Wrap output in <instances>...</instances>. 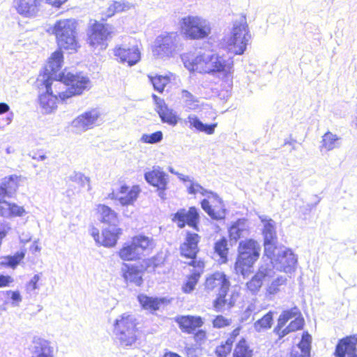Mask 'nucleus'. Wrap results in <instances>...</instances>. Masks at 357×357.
<instances>
[{
  "label": "nucleus",
  "mask_w": 357,
  "mask_h": 357,
  "mask_svg": "<svg viewBox=\"0 0 357 357\" xmlns=\"http://www.w3.org/2000/svg\"><path fill=\"white\" fill-rule=\"evenodd\" d=\"M261 247L253 239L241 241L238 248V255L235 264V270L245 277L255 262L258 259Z\"/></svg>",
  "instance_id": "obj_1"
},
{
  "label": "nucleus",
  "mask_w": 357,
  "mask_h": 357,
  "mask_svg": "<svg viewBox=\"0 0 357 357\" xmlns=\"http://www.w3.org/2000/svg\"><path fill=\"white\" fill-rule=\"evenodd\" d=\"M59 78L68 86L65 91L59 93L60 99L63 102H66L74 96L81 95L84 91L89 90L91 86L89 78L82 73H73L65 71L59 73Z\"/></svg>",
  "instance_id": "obj_2"
},
{
  "label": "nucleus",
  "mask_w": 357,
  "mask_h": 357,
  "mask_svg": "<svg viewBox=\"0 0 357 357\" xmlns=\"http://www.w3.org/2000/svg\"><path fill=\"white\" fill-rule=\"evenodd\" d=\"M136 319L123 313L114 323V333L123 347H132L137 340Z\"/></svg>",
  "instance_id": "obj_3"
},
{
  "label": "nucleus",
  "mask_w": 357,
  "mask_h": 357,
  "mask_svg": "<svg viewBox=\"0 0 357 357\" xmlns=\"http://www.w3.org/2000/svg\"><path fill=\"white\" fill-rule=\"evenodd\" d=\"M77 22L74 19H64L56 22L53 28L59 48L75 50L77 47Z\"/></svg>",
  "instance_id": "obj_4"
},
{
  "label": "nucleus",
  "mask_w": 357,
  "mask_h": 357,
  "mask_svg": "<svg viewBox=\"0 0 357 357\" xmlns=\"http://www.w3.org/2000/svg\"><path fill=\"white\" fill-rule=\"evenodd\" d=\"M250 39L251 35L246 18L241 16L234 23L231 36L228 41L229 52L236 55H242L246 50Z\"/></svg>",
  "instance_id": "obj_5"
},
{
  "label": "nucleus",
  "mask_w": 357,
  "mask_h": 357,
  "mask_svg": "<svg viewBox=\"0 0 357 357\" xmlns=\"http://www.w3.org/2000/svg\"><path fill=\"white\" fill-rule=\"evenodd\" d=\"M181 31L190 39H202L211 33L210 22L199 16L188 15L180 20Z\"/></svg>",
  "instance_id": "obj_6"
},
{
  "label": "nucleus",
  "mask_w": 357,
  "mask_h": 357,
  "mask_svg": "<svg viewBox=\"0 0 357 357\" xmlns=\"http://www.w3.org/2000/svg\"><path fill=\"white\" fill-rule=\"evenodd\" d=\"M179 36L176 32L161 34L155 40L152 52L158 59H165L173 56L178 49Z\"/></svg>",
  "instance_id": "obj_7"
},
{
  "label": "nucleus",
  "mask_w": 357,
  "mask_h": 357,
  "mask_svg": "<svg viewBox=\"0 0 357 357\" xmlns=\"http://www.w3.org/2000/svg\"><path fill=\"white\" fill-rule=\"evenodd\" d=\"M151 244L149 237L139 235L132 238V241L125 243L119 250V257L124 261H133L140 259L141 255Z\"/></svg>",
  "instance_id": "obj_8"
},
{
  "label": "nucleus",
  "mask_w": 357,
  "mask_h": 357,
  "mask_svg": "<svg viewBox=\"0 0 357 357\" xmlns=\"http://www.w3.org/2000/svg\"><path fill=\"white\" fill-rule=\"evenodd\" d=\"M266 257L270 260L266 264H272L273 271L275 268L286 273H291L295 271L297 257L290 249L277 247L275 255Z\"/></svg>",
  "instance_id": "obj_9"
},
{
  "label": "nucleus",
  "mask_w": 357,
  "mask_h": 357,
  "mask_svg": "<svg viewBox=\"0 0 357 357\" xmlns=\"http://www.w3.org/2000/svg\"><path fill=\"white\" fill-rule=\"evenodd\" d=\"M114 28L108 24L100 23L96 20L89 25L87 29V43L90 46L96 47L99 45L107 46V41L112 37Z\"/></svg>",
  "instance_id": "obj_10"
},
{
  "label": "nucleus",
  "mask_w": 357,
  "mask_h": 357,
  "mask_svg": "<svg viewBox=\"0 0 357 357\" xmlns=\"http://www.w3.org/2000/svg\"><path fill=\"white\" fill-rule=\"evenodd\" d=\"M199 187V193L208 198H212L218 204H214L213 207L210 204L207 199H204L201 202L202 209L213 219L215 220H224L226 215V209L222 199L218 195L213 191L204 188L200 184H197Z\"/></svg>",
  "instance_id": "obj_11"
},
{
  "label": "nucleus",
  "mask_w": 357,
  "mask_h": 357,
  "mask_svg": "<svg viewBox=\"0 0 357 357\" xmlns=\"http://www.w3.org/2000/svg\"><path fill=\"white\" fill-rule=\"evenodd\" d=\"M212 56V51L199 50L196 54L187 53L181 56L184 66L190 71L206 73L208 63Z\"/></svg>",
  "instance_id": "obj_12"
},
{
  "label": "nucleus",
  "mask_w": 357,
  "mask_h": 357,
  "mask_svg": "<svg viewBox=\"0 0 357 357\" xmlns=\"http://www.w3.org/2000/svg\"><path fill=\"white\" fill-rule=\"evenodd\" d=\"M261 222L264 224L262 234L264 237V256L273 257L277 250L276 244L278 237L275 229V222L266 215L259 216Z\"/></svg>",
  "instance_id": "obj_13"
},
{
  "label": "nucleus",
  "mask_w": 357,
  "mask_h": 357,
  "mask_svg": "<svg viewBox=\"0 0 357 357\" xmlns=\"http://www.w3.org/2000/svg\"><path fill=\"white\" fill-rule=\"evenodd\" d=\"M199 218L198 209L195 206H191L188 210L184 208L178 209L172 215V220L180 229L188 225L196 231H199Z\"/></svg>",
  "instance_id": "obj_14"
},
{
  "label": "nucleus",
  "mask_w": 357,
  "mask_h": 357,
  "mask_svg": "<svg viewBox=\"0 0 357 357\" xmlns=\"http://www.w3.org/2000/svg\"><path fill=\"white\" fill-rule=\"evenodd\" d=\"M114 54L122 63L129 66L137 64L141 59V53L137 45H121L114 50Z\"/></svg>",
  "instance_id": "obj_15"
},
{
  "label": "nucleus",
  "mask_w": 357,
  "mask_h": 357,
  "mask_svg": "<svg viewBox=\"0 0 357 357\" xmlns=\"http://www.w3.org/2000/svg\"><path fill=\"white\" fill-rule=\"evenodd\" d=\"M233 66L234 61L232 57L220 56L212 51V56H211L206 73L214 74L220 73L227 75L231 73Z\"/></svg>",
  "instance_id": "obj_16"
},
{
  "label": "nucleus",
  "mask_w": 357,
  "mask_h": 357,
  "mask_svg": "<svg viewBox=\"0 0 357 357\" xmlns=\"http://www.w3.org/2000/svg\"><path fill=\"white\" fill-rule=\"evenodd\" d=\"M275 275L272 264H262L257 273L247 282L246 286L252 294L259 291L264 282L269 281Z\"/></svg>",
  "instance_id": "obj_17"
},
{
  "label": "nucleus",
  "mask_w": 357,
  "mask_h": 357,
  "mask_svg": "<svg viewBox=\"0 0 357 357\" xmlns=\"http://www.w3.org/2000/svg\"><path fill=\"white\" fill-rule=\"evenodd\" d=\"M357 337L349 335L340 339L335 347V357H357Z\"/></svg>",
  "instance_id": "obj_18"
},
{
  "label": "nucleus",
  "mask_w": 357,
  "mask_h": 357,
  "mask_svg": "<svg viewBox=\"0 0 357 357\" xmlns=\"http://www.w3.org/2000/svg\"><path fill=\"white\" fill-rule=\"evenodd\" d=\"M43 82L46 92L39 96V103L43 113L50 114L56 108L57 97L52 93L51 88L52 82L51 79L46 78Z\"/></svg>",
  "instance_id": "obj_19"
},
{
  "label": "nucleus",
  "mask_w": 357,
  "mask_h": 357,
  "mask_svg": "<svg viewBox=\"0 0 357 357\" xmlns=\"http://www.w3.org/2000/svg\"><path fill=\"white\" fill-rule=\"evenodd\" d=\"M200 238L197 234L187 231L185 241L180 246L181 255L188 259L195 258L199 252L198 243Z\"/></svg>",
  "instance_id": "obj_20"
},
{
  "label": "nucleus",
  "mask_w": 357,
  "mask_h": 357,
  "mask_svg": "<svg viewBox=\"0 0 357 357\" xmlns=\"http://www.w3.org/2000/svg\"><path fill=\"white\" fill-rule=\"evenodd\" d=\"M230 282L226 275L222 272H215L209 276L205 282V287L208 290L218 292H227Z\"/></svg>",
  "instance_id": "obj_21"
},
{
  "label": "nucleus",
  "mask_w": 357,
  "mask_h": 357,
  "mask_svg": "<svg viewBox=\"0 0 357 357\" xmlns=\"http://www.w3.org/2000/svg\"><path fill=\"white\" fill-rule=\"evenodd\" d=\"M144 179L149 185L157 188V189H161L167 186L169 175L160 167H153L151 171L144 174Z\"/></svg>",
  "instance_id": "obj_22"
},
{
  "label": "nucleus",
  "mask_w": 357,
  "mask_h": 357,
  "mask_svg": "<svg viewBox=\"0 0 357 357\" xmlns=\"http://www.w3.org/2000/svg\"><path fill=\"white\" fill-rule=\"evenodd\" d=\"M99 116V112L96 109H92L78 116L73 121L72 126L79 130L85 131L96 123Z\"/></svg>",
  "instance_id": "obj_23"
},
{
  "label": "nucleus",
  "mask_w": 357,
  "mask_h": 357,
  "mask_svg": "<svg viewBox=\"0 0 357 357\" xmlns=\"http://www.w3.org/2000/svg\"><path fill=\"white\" fill-rule=\"evenodd\" d=\"M183 123L191 130L212 135L215 132L217 123H204L196 115L190 114L183 120Z\"/></svg>",
  "instance_id": "obj_24"
},
{
  "label": "nucleus",
  "mask_w": 357,
  "mask_h": 357,
  "mask_svg": "<svg viewBox=\"0 0 357 357\" xmlns=\"http://www.w3.org/2000/svg\"><path fill=\"white\" fill-rule=\"evenodd\" d=\"M42 0H14L17 13L26 17L34 16Z\"/></svg>",
  "instance_id": "obj_25"
},
{
  "label": "nucleus",
  "mask_w": 357,
  "mask_h": 357,
  "mask_svg": "<svg viewBox=\"0 0 357 357\" xmlns=\"http://www.w3.org/2000/svg\"><path fill=\"white\" fill-rule=\"evenodd\" d=\"M181 330L186 333H194L197 328L201 327L204 322L200 317L182 316L176 319Z\"/></svg>",
  "instance_id": "obj_26"
},
{
  "label": "nucleus",
  "mask_w": 357,
  "mask_h": 357,
  "mask_svg": "<svg viewBox=\"0 0 357 357\" xmlns=\"http://www.w3.org/2000/svg\"><path fill=\"white\" fill-rule=\"evenodd\" d=\"M140 191L138 185H133L130 188L128 185H123L119 189L121 195L118 200L122 206L131 205L137 200Z\"/></svg>",
  "instance_id": "obj_27"
},
{
  "label": "nucleus",
  "mask_w": 357,
  "mask_h": 357,
  "mask_svg": "<svg viewBox=\"0 0 357 357\" xmlns=\"http://www.w3.org/2000/svg\"><path fill=\"white\" fill-rule=\"evenodd\" d=\"M121 229L118 226L109 225L104 228L102 231L100 245L105 247H113L118 241L119 236L121 234Z\"/></svg>",
  "instance_id": "obj_28"
},
{
  "label": "nucleus",
  "mask_w": 357,
  "mask_h": 357,
  "mask_svg": "<svg viewBox=\"0 0 357 357\" xmlns=\"http://www.w3.org/2000/svg\"><path fill=\"white\" fill-rule=\"evenodd\" d=\"M227 292H218L216 299L213 301V307L217 312H224L233 307L238 296V294L233 292L227 298Z\"/></svg>",
  "instance_id": "obj_29"
},
{
  "label": "nucleus",
  "mask_w": 357,
  "mask_h": 357,
  "mask_svg": "<svg viewBox=\"0 0 357 357\" xmlns=\"http://www.w3.org/2000/svg\"><path fill=\"white\" fill-rule=\"evenodd\" d=\"M17 188V176L12 175L3 178L0 184V202L4 201L6 197H10Z\"/></svg>",
  "instance_id": "obj_30"
},
{
  "label": "nucleus",
  "mask_w": 357,
  "mask_h": 357,
  "mask_svg": "<svg viewBox=\"0 0 357 357\" xmlns=\"http://www.w3.org/2000/svg\"><path fill=\"white\" fill-rule=\"evenodd\" d=\"M53 351L50 342L39 338L33 342L32 357H53Z\"/></svg>",
  "instance_id": "obj_31"
},
{
  "label": "nucleus",
  "mask_w": 357,
  "mask_h": 357,
  "mask_svg": "<svg viewBox=\"0 0 357 357\" xmlns=\"http://www.w3.org/2000/svg\"><path fill=\"white\" fill-rule=\"evenodd\" d=\"M98 212L100 213V220L106 225L118 226L119 218L117 213L110 207L105 204L98 206Z\"/></svg>",
  "instance_id": "obj_32"
},
{
  "label": "nucleus",
  "mask_w": 357,
  "mask_h": 357,
  "mask_svg": "<svg viewBox=\"0 0 357 357\" xmlns=\"http://www.w3.org/2000/svg\"><path fill=\"white\" fill-rule=\"evenodd\" d=\"M26 213L24 207L8 202H0V215L6 218L22 216Z\"/></svg>",
  "instance_id": "obj_33"
},
{
  "label": "nucleus",
  "mask_w": 357,
  "mask_h": 357,
  "mask_svg": "<svg viewBox=\"0 0 357 357\" xmlns=\"http://www.w3.org/2000/svg\"><path fill=\"white\" fill-rule=\"evenodd\" d=\"M311 342V335L307 332L303 333L301 340L298 344L301 351H293L291 357H310Z\"/></svg>",
  "instance_id": "obj_34"
},
{
  "label": "nucleus",
  "mask_w": 357,
  "mask_h": 357,
  "mask_svg": "<svg viewBox=\"0 0 357 357\" xmlns=\"http://www.w3.org/2000/svg\"><path fill=\"white\" fill-rule=\"evenodd\" d=\"M63 56L61 52H54L51 57L50 58L47 66H46L45 70L51 75L47 78L52 79V77L56 74L62 67ZM52 82V80H51Z\"/></svg>",
  "instance_id": "obj_35"
},
{
  "label": "nucleus",
  "mask_w": 357,
  "mask_h": 357,
  "mask_svg": "<svg viewBox=\"0 0 357 357\" xmlns=\"http://www.w3.org/2000/svg\"><path fill=\"white\" fill-rule=\"evenodd\" d=\"M26 250L21 249L16 252L13 255H7L2 257L0 261V266L3 267L15 268L24 258Z\"/></svg>",
  "instance_id": "obj_36"
},
{
  "label": "nucleus",
  "mask_w": 357,
  "mask_h": 357,
  "mask_svg": "<svg viewBox=\"0 0 357 357\" xmlns=\"http://www.w3.org/2000/svg\"><path fill=\"white\" fill-rule=\"evenodd\" d=\"M138 300L144 309L155 311L159 310L160 305L165 302L166 298H158L141 294L138 296Z\"/></svg>",
  "instance_id": "obj_37"
},
{
  "label": "nucleus",
  "mask_w": 357,
  "mask_h": 357,
  "mask_svg": "<svg viewBox=\"0 0 357 357\" xmlns=\"http://www.w3.org/2000/svg\"><path fill=\"white\" fill-rule=\"evenodd\" d=\"M127 270L123 273V278L126 282L133 283L136 286L142 284V275L141 271L137 266H126Z\"/></svg>",
  "instance_id": "obj_38"
},
{
  "label": "nucleus",
  "mask_w": 357,
  "mask_h": 357,
  "mask_svg": "<svg viewBox=\"0 0 357 357\" xmlns=\"http://www.w3.org/2000/svg\"><path fill=\"white\" fill-rule=\"evenodd\" d=\"M157 112L162 123H166L172 126H175L178 123L179 118L176 112L173 109H169L167 106L158 109Z\"/></svg>",
  "instance_id": "obj_39"
},
{
  "label": "nucleus",
  "mask_w": 357,
  "mask_h": 357,
  "mask_svg": "<svg viewBox=\"0 0 357 357\" xmlns=\"http://www.w3.org/2000/svg\"><path fill=\"white\" fill-rule=\"evenodd\" d=\"M181 98L187 110H195L199 107V99L188 90L181 91Z\"/></svg>",
  "instance_id": "obj_40"
},
{
  "label": "nucleus",
  "mask_w": 357,
  "mask_h": 357,
  "mask_svg": "<svg viewBox=\"0 0 357 357\" xmlns=\"http://www.w3.org/2000/svg\"><path fill=\"white\" fill-rule=\"evenodd\" d=\"M273 323V312L269 311L254 324L256 331L260 333L271 328Z\"/></svg>",
  "instance_id": "obj_41"
},
{
  "label": "nucleus",
  "mask_w": 357,
  "mask_h": 357,
  "mask_svg": "<svg viewBox=\"0 0 357 357\" xmlns=\"http://www.w3.org/2000/svg\"><path fill=\"white\" fill-rule=\"evenodd\" d=\"M252 350H251L244 338H242L236 344L232 357H252Z\"/></svg>",
  "instance_id": "obj_42"
},
{
  "label": "nucleus",
  "mask_w": 357,
  "mask_h": 357,
  "mask_svg": "<svg viewBox=\"0 0 357 357\" xmlns=\"http://www.w3.org/2000/svg\"><path fill=\"white\" fill-rule=\"evenodd\" d=\"M300 314V311L297 307L282 311L278 319V328H279L282 325H286L290 319Z\"/></svg>",
  "instance_id": "obj_43"
},
{
  "label": "nucleus",
  "mask_w": 357,
  "mask_h": 357,
  "mask_svg": "<svg viewBox=\"0 0 357 357\" xmlns=\"http://www.w3.org/2000/svg\"><path fill=\"white\" fill-rule=\"evenodd\" d=\"M339 139L340 138L336 135H333L331 132H327L322 137L321 146L325 148L327 151L333 150L337 146Z\"/></svg>",
  "instance_id": "obj_44"
},
{
  "label": "nucleus",
  "mask_w": 357,
  "mask_h": 357,
  "mask_svg": "<svg viewBox=\"0 0 357 357\" xmlns=\"http://www.w3.org/2000/svg\"><path fill=\"white\" fill-rule=\"evenodd\" d=\"M150 82L152 84L154 90L159 93L164 91L165 87L169 83V79L162 75H148Z\"/></svg>",
  "instance_id": "obj_45"
},
{
  "label": "nucleus",
  "mask_w": 357,
  "mask_h": 357,
  "mask_svg": "<svg viewBox=\"0 0 357 357\" xmlns=\"http://www.w3.org/2000/svg\"><path fill=\"white\" fill-rule=\"evenodd\" d=\"M131 3L125 0L120 1H114L112 5L109 6L107 10V16L111 17L116 13L123 12L129 10L131 8Z\"/></svg>",
  "instance_id": "obj_46"
},
{
  "label": "nucleus",
  "mask_w": 357,
  "mask_h": 357,
  "mask_svg": "<svg viewBox=\"0 0 357 357\" xmlns=\"http://www.w3.org/2000/svg\"><path fill=\"white\" fill-rule=\"evenodd\" d=\"M245 231L243 221L238 220L234 223L229 229V236L231 239L237 241Z\"/></svg>",
  "instance_id": "obj_47"
},
{
  "label": "nucleus",
  "mask_w": 357,
  "mask_h": 357,
  "mask_svg": "<svg viewBox=\"0 0 357 357\" xmlns=\"http://www.w3.org/2000/svg\"><path fill=\"white\" fill-rule=\"evenodd\" d=\"M214 250L221 259H226L228 253L227 240L222 237L216 241L214 245Z\"/></svg>",
  "instance_id": "obj_48"
},
{
  "label": "nucleus",
  "mask_w": 357,
  "mask_h": 357,
  "mask_svg": "<svg viewBox=\"0 0 357 357\" xmlns=\"http://www.w3.org/2000/svg\"><path fill=\"white\" fill-rule=\"evenodd\" d=\"M163 134L161 131H156L151 134H143L140 141L146 144H157L162 140Z\"/></svg>",
  "instance_id": "obj_49"
},
{
  "label": "nucleus",
  "mask_w": 357,
  "mask_h": 357,
  "mask_svg": "<svg viewBox=\"0 0 357 357\" xmlns=\"http://www.w3.org/2000/svg\"><path fill=\"white\" fill-rule=\"evenodd\" d=\"M70 179L73 182L79 184L82 188L87 187V191H90L91 190L89 177L86 176L82 173L75 172L74 175L70 177Z\"/></svg>",
  "instance_id": "obj_50"
},
{
  "label": "nucleus",
  "mask_w": 357,
  "mask_h": 357,
  "mask_svg": "<svg viewBox=\"0 0 357 357\" xmlns=\"http://www.w3.org/2000/svg\"><path fill=\"white\" fill-rule=\"evenodd\" d=\"M199 274H192L188 278L187 281L183 284L182 287L183 291L185 293H190L195 289V287L198 282Z\"/></svg>",
  "instance_id": "obj_51"
},
{
  "label": "nucleus",
  "mask_w": 357,
  "mask_h": 357,
  "mask_svg": "<svg viewBox=\"0 0 357 357\" xmlns=\"http://www.w3.org/2000/svg\"><path fill=\"white\" fill-rule=\"evenodd\" d=\"M287 279L284 277L280 276L274 280L267 289L269 294H275L279 291V287L284 284Z\"/></svg>",
  "instance_id": "obj_52"
},
{
  "label": "nucleus",
  "mask_w": 357,
  "mask_h": 357,
  "mask_svg": "<svg viewBox=\"0 0 357 357\" xmlns=\"http://www.w3.org/2000/svg\"><path fill=\"white\" fill-rule=\"evenodd\" d=\"M231 323V319H228L222 315H218L213 321V327L217 328H221L229 326Z\"/></svg>",
  "instance_id": "obj_53"
},
{
  "label": "nucleus",
  "mask_w": 357,
  "mask_h": 357,
  "mask_svg": "<svg viewBox=\"0 0 357 357\" xmlns=\"http://www.w3.org/2000/svg\"><path fill=\"white\" fill-rule=\"evenodd\" d=\"M3 294L6 295L8 297L10 296L12 301V305L13 306H18L20 303L22 301V296L18 291H6L3 292Z\"/></svg>",
  "instance_id": "obj_54"
},
{
  "label": "nucleus",
  "mask_w": 357,
  "mask_h": 357,
  "mask_svg": "<svg viewBox=\"0 0 357 357\" xmlns=\"http://www.w3.org/2000/svg\"><path fill=\"white\" fill-rule=\"evenodd\" d=\"M284 326L285 325H282L278 329L277 324L276 326L273 328V333L278 336L279 340H282L287 335L292 332L291 330L289 328V325L284 328Z\"/></svg>",
  "instance_id": "obj_55"
},
{
  "label": "nucleus",
  "mask_w": 357,
  "mask_h": 357,
  "mask_svg": "<svg viewBox=\"0 0 357 357\" xmlns=\"http://www.w3.org/2000/svg\"><path fill=\"white\" fill-rule=\"evenodd\" d=\"M256 310L255 305L254 303H250L248 307L245 308V310L243 312L241 317V322H246L248 321L252 313Z\"/></svg>",
  "instance_id": "obj_56"
},
{
  "label": "nucleus",
  "mask_w": 357,
  "mask_h": 357,
  "mask_svg": "<svg viewBox=\"0 0 357 357\" xmlns=\"http://www.w3.org/2000/svg\"><path fill=\"white\" fill-rule=\"evenodd\" d=\"M231 349L227 347L223 342L215 349V354L218 357H227L230 354Z\"/></svg>",
  "instance_id": "obj_57"
},
{
  "label": "nucleus",
  "mask_w": 357,
  "mask_h": 357,
  "mask_svg": "<svg viewBox=\"0 0 357 357\" xmlns=\"http://www.w3.org/2000/svg\"><path fill=\"white\" fill-rule=\"evenodd\" d=\"M303 319L298 317H295L294 320L291 321L289 324V328L292 332L300 330L303 326Z\"/></svg>",
  "instance_id": "obj_58"
},
{
  "label": "nucleus",
  "mask_w": 357,
  "mask_h": 357,
  "mask_svg": "<svg viewBox=\"0 0 357 357\" xmlns=\"http://www.w3.org/2000/svg\"><path fill=\"white\" fill-rule=\"evenodd\" d=\"M194 338L196 343L201 345L206 338V332L204 330L199 329L194 333Z\"/></svg>",
  "instance_id": "obj_59"
},
{
  "label": "nucleus",
  "mask_w": 357,
  "mask_h": 357,
  "mask_svg": "<svg viewBox=\"0 0 357 357\" xmlns=\"http://www.w3.org/2000/svg\"><path fill=\"white\" fill-rule=\"evenodd\" d=\"M40 280V277L38 275H35L31 280L27 284V289L29 291H34L38 289L37 283Z\"/></svg>",
  "instance_id": "obj_60"
},
{
  "label": "nucleus",
  "mask_w": 357,
  "mask_h": 357,
  "mask_svg": "<svg viewBox=\"0 0 357 357\" xmlns=\"http://www.w3.org/2000/svg\"><path fill=\"white\" fill-rule=\"evenodd\" d=\"M13 282V279L10 275L0 274V288L9 286Z\"/></svg>",
  "instance_id": "obj_61"
},
{
  "label": "nucleus",
  "mask_w": 357,
  "mask_h": 357,
  "mask_svg": "<svg viewBox=\"0 0 357 357\" xmlns=\"http://www.w3.org/2000/svg\"><path fill=\"white\" fill-rule=\"evenodd\" d=\"M152 98L156 105V111L158 109H160V108L162 109L163 107H166V104L165 103V101L163 99L158 97L156 95L153 94Z\"/></svg>",
  "instance_id": "obj_62"
},
{
  "label": "nucleus",
  "mask_w": 357,
  "mask_h": 357,
  "mask_svg": "<svg viewBox=\"0 0 357 357\" xmlns=\"http://www.w3.org/2000/svg\"><path fill=\"white\" fill-rule=\"evenodd\" d=\"M46 3L59 8L63 3H64L67 0H45Z\"/></svg>",
  "instance_id": "obj_63"
},
{
  "label": "nucleus",
  "mask_w": 357,
  "mask_h": 357,
  "mask_svg": "<svg viewBox=\"0 0 357 357\" xmlns=\"http://www.w3.org/2000/svg\"><path fill=\"white\" fill-rule=\"evenodd\" d=\"M198 183H195L193 180L190 182V186L188 188V192L190 195H195L197 192V190L195 188L196 185Z\"/></svg>",
  "instance_id": "obj_64"
}]
</instances>
